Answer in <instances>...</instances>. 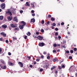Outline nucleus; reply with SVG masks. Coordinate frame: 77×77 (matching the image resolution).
I'll return each instance as SVG.
<instances>
[{
  "label": "nucleus",
  "mask_w": 77,
  "mask_h": 77,
  "mask_svg": "<svg viewBox=\"0 0 77 77\" xmlns=\"http://www.w3.org/2000/svg\"><path fill=\"white\" fill-rule=\"evenodd\" d=\"M13 39H15V40H17V38H16V37H13Z\"/></svg>",
  "instance_id": "obj_51"
},
{
  "label": "nucleus",
  "mask_w": 77,
  "mask_h": 77,
  "mask_svg": "<svg viewBox=\"0 0 77 77\" xmlns=\"http://www.w3.org/2000/svg\"><path fill=\"white\" fill-rule=\"evenodd\" d=\"M42 71H43V69H40V72H42Z\"/></svg>",
  "instance_id": "obj_45"
},
{
  "label": "nucleus",
  "mask_w": 77,
  "mask_h": 77,
  "mask_svg": "<svg viewBox=\"0 0 77 77\" xmlns=\"http://www.w3.org/2000/svg\"><path fill=\"white\" fill-rule=\"evenodd\" d=\"M0 62L1 63H4V64H5V62H4V61H3V60H0Z\"/></svg>",
  "instance_id": "obj_22"
},
{
  "label": "nucleus",
  "mask_w": 77,
  "mask_h": 77,
  "mask_svg": "<svg viewBox=\"0 0 77 77\" xmlns=\"http://www.w3.org/2000/svg\"><path fill=\"white\" fill-rule=\"evenodd\" d=\"M55 66H53V67L51 68V70H53V69H54L55 68Z\"/></svg>",
  "instance_id": "obj_23"
},
{
  "label": "nucleus",
  "mask_w": 77,
  "mask_h": 77,
  "mask_svg": "<svg viewBox=\"0 0 77 77\" xmlns=\"http://www.w3.org/2000/svg\"><path fill=\"white\" fill-rule=\"evenodd\" d=\"M54 47H56V46H57V44H54L53 45Z\"/></svg>",
  "instance_id": "obj_33"
},
{
  "label": "nucleus",
  "mask_w": 77,
  "mask_h": 77,
  "mask_svg": "<svg viewBox=\"0 0 77 77\" xmlns=\"http://www.w3.org/2000/svg\"><path fill=\"white\" fill-rule=\"evenodd\" d=\"M1 8L2 9H5V4L2 3L1 5Z\"/></svg>",
  "instance_id": "obj_1"
},
{
  "label": "nucleus",
  "mask_w": 77,
  "mask_h": 77,
  "mask_svg": "<svg viewBox=\"0 0 77 77\" xmlns=\"http://www.w3.org/2000/svg\"><path fill=\"white\" fill-rule=\"evenodd\" d=\"M48 18H51V15L49 14L48 15Z\"/></svg>",
  "instance_id": "obj_39"
},
{
  "label": "nucleus",
  "mask_w": 77,
  "mask_h": 77,
  "mask_svg": "<svg viewBox=\"0 0 77 77\" xmlns=\"http://www.w3.org/2000/svg\"><path fill=\"white\" fill-rule=\"evenodd\" d=\"M21 23L23 24V25H22L23 26H25V25L26 24V22H24V21H22L21 22Z\"/></svg>",
  "instance_id": "obj_14"
},
{
  "label": "nucleus",
  "mask_w": 77,
  "mask_h": 77,
  "mask_svg": "<svg viewBox=\"0 0 77 77\" xmlns=\"http://www.w3.org/2000/svg\"><path fill=\"white\" fill-rule=\"evenodd\" d=\"M8 65L10 66H14V64H13V63H12L11 62H8Z\"/></svg>",
  "instance_id": "obj_16"
},
{
  "label": "nucleus",
  "mask_w": 77,
  "mask_h": 77,
  "mask_svg": "<svg viewBox=\"0 0 77 77\" xmlns=\"http://www.w3.org/2000/svg\"><path fill=\"white\" fill-rule=\"evenodd\" d=\"M51 21H54V18L53 17L51 18Z\"/></svg>",
  "instance_id": "obj_26"
},
{
  "label": "nucleus",
  "mask_w": 77,
  "mask_h": 77,
  "mask_svg": "<svg viewBox=\"0 0 77 77\" xmlns=\"http://www.w3.org/2000/svg\"><path fill=\"white\" fill-rule=\"evenodd\" d=\"M18 64L19 65H20V66L21 68H23V64L22 62H19Z\"/></svg>",
  "instance_id": "obj_10"
},
{
  "label": "nucleus",
  "mask_w": 77,
  "mask_h": 77,
  "mask_svg": "<svg viewBox=\"0 0 77 77\" xmlns=\"http://www.w3.org/2000/svg\"><path fill=\"white\" fill-rule=\"evenodd\" d=\"M65 23H64V22H62L61 23V25H62V26H63V25H64Z\"/></svg>",
  "instance_id": "obj_43"
},
{
  "label": "nucleus",
  "mask_w": 77,
  "mask_h": 77,
  "mask_svg": "<svg viewBox=\"0 0 77 77\" xmlns=\"http://www.w3.org/2000/svg\"><path fill=\"white\" fill-rule=\"evenodd\" d=\"M36 61H35L34 63V65H36Z\"/></svg>",
  "instance_id": "obj_60"
},
{
  "label": "nucleus",
  "mask_w": 77,
  "mask_h": 77,
  "mask_svg": "<svg viewBox=\"0 0 77 77\" xmlns=\"http://www.w3.org/2000/svg\"><path fill=\"white\" fill-rule=\"evenodd\" d=\"M17 30V31H19L20 29H19V28L18 27L17 28H16L14 29V31H15V30Z\"/></svg>",
  "instance_id": "obj_18"
},
{
  "label": "nucleus",
  "mask_w": 77,
  "mask_h": 77,
  "mask_svg": "<svg viewBox=\"0 0 77 77\" xmlns=\"http://www.w3.org/2000/svg\"><path fill=\"white\" fill-rule=\"evenodd\" d=\"M74 51H77V48H74Z\"/></svg>",
  "instance_id": "obj_32"
},
{
  "label": "nucleus",
  "mask_w": 77,
  "mask_h": 77,
  "mask_svg": "<svg viewBox=\"0 0 77 77\" xmlns=\"http://www.w3.org/2000/svg\"><path fill=\"white\" fill-rule=\"evenodd\" d=\"M26 34L27 35H28V36H30V35H31V33H30V32H28Z\"/></svg>",
  "instance_id": "obj_19"
},
{
  "label": "nucleus",
  "mask_w": 77,
  "mask_h": 77,
  "mask_svg": "<svg viewBox=\"0 0 77 77\" xmlns=\"http://www.w3.org/2000/svg\"><path fill=\"white\" fill-rule=\"evenodd\" d=\"M0 1L2 2H5V0H0Z\"/></svg>",
  "instance_id": "obj_55"
},
{
  "label": "nucleus",
  "mask_w": 77,
  "mask_h": 77,
  "mask_svg": "<svg viewBox=\"0 0 77 77\" xmlns=\"http://www.w3.org/2000/svg\"><path fill=\"white\" fill-rule=\"evenodd\" d=\"M45 23V21L44 20H42L41 21V23L42 24H44Z\"/></svg>",
  "instance_id": "obj_29"
},
{
  "label": "nucleus",
  "mask_w": 77,
  "mask_h": 77,
  "mask_svg": "<svg viewBox=\"0 0 77 77\" xmlns=\"http://www.w3.org/2000/svg\"><path fill=\"white\" fill-rule=\"evenodd\" d=\"M3 36H4V37H6V34L4 33L3 35Z\"/></svg>",
  "instance_id": "obj_27"
},
{
  "label": "nucleus",
  "mask_w": 77,
  "mask_h": 77,
  "mask_svg": "<svg viewBox=\"0 0 77 77\" xmlns=\"http://www.w3.org/2000/svg\"><path fill=\"white\" fill-rule=\"evenodd\" d=\"M2 27L3 29H6V28H7V25H3L2 26Z\"/></svg>",
  "instance_id": "obj_15"
},
{
  "label": "nucleus",
  "mask_w": 77,
  "mask_h": 77,
  "mask_svg": "<svg viewBox=\"0 0 77 77\" xmlns=\"http://www.w3.org/2000/svg\"><path fill=\"white\" fill-rule=\"evenodd\" d=\"M24 26L23 25H20L19 26V28L20 29H23V28H24Z\"/></svg>",
  "instance_id": "obj_11"
},
{
  "label": "nucleus",
  "mask_w": 77,
  "mask_h": 77,
  "mask_svg": "<svg viewBox=\"0 0 77 77\" xmlns=\"http://www.w3.org/2000/svg\"><path fill=\"white\" fill-rule=\"evenodd\" d=\"M33 37L35 38H37V37H36V36L35 35H33Z\"/></svg>",
  "instance_id": "obj_46"
},
{
  "label": "nucleus",
  "mask_w": 77,
  "mask_h": 77,
  "mask_svg": "<svg viewBox=\"0 0 77 77\" xmlns=\"http://www.w3.org/2000/svg\"><path fill=\"white\" fill-rule=\"evenodd\" d=\"M41 58H42H42H43L44 57L43 55H42L41 56Z\"/></svg>",
  "instance_id": "obj_57"
},
{
  "label": "nucleus",
  "mask_w": 77,
  "mask_h": 77,
  "mask_svg": "<svg viewBox=\"0 0 77 77\" xmlns=\"http://www.w3.org/2000/svg\"><path fill=\"white\" fill-rule=\"evenodd\" d=\"M34 12H35L34 10L31 11V13H34Z\"/></svg>",
  "instance_id": "obj_59"
},
{
  "label": "nucleus",
  "mask_w": 77,
  "mask_h": 77,
  "mask_svg": "<svg viewBox=\"0 0 77 77\" xmlns=\"http://www.w3.org/2000/svg\"><path fill=\"white\" fill-rule=\"evenodd\" d=\"M6 13L7 15H9L10 16H11L12 15V13L10 11H6Z\"/></svg>",
  "instance_id": "obj_6"
},
{
  "label": "nucleus",
  "mask_w": 77,
  "mask_h": 77,
  "mask_svg": "<svg viewBox=\"0 0 77 77\" xmlns=\"http://www.w3.org/2000/svg\"><path fill=\"white\" fill-rule=\"evenodd\" d=\"M7 18L8 19V21H10L11 20H12V17H7Z\"/></svg>",
  "instance_id": "obj_8"
},
{
  "label": "nucleus",
  "mask_w": 77,
  "mask_h": 77,
  "mask_svg": "<svg viewBox=\"0 0 77 77\" xmlns=\"http://www.w3.org/2000/svg\"><path fill=\"white\" fill-rule=\"evenodd\" d=\"M8 54L9 56H11V53L10 52H9L8 53Z\"/></svg>",
  "instance_id": "obj_47"
},
{
  "label": "nucleus",
  "mask_w": 77,
  "mask_h": 77,
  "mask_svg": "<svg viewBox=\"0 0 77 77\" xmlns=\"http://www.w3.org/2000/svg\"><path fill=\"white\" fill-rule=\"evenodd\" d=\"M39 60H40L39 59H36V61L37 62H39Z\"/></svg>",
  "instance_id": "obj_38"
},
{
  "label": "nucleus",
  "mask_w": 77,
  "mask_h": 77,
  "mask_svg": "<svg viewBox=\"0 0 77 77\" xmlns=\"http://www.w3.org/2000/svg\"><path fill=\"white\" fill-rule=\"evenodd\" d=\"M59 69H61L62 68V67L59 66Z\"/></svg>",
  "instance_id": "obj_61"
},
{
  "label": "nucleus",
  "mask_w": 77,
  "mask_h": 77,
  "mask_svg": "<svg viewBox=\"0 0 77 77\" xmlns=\"http://www.w3.org/2000/svg\"><path fill=\"white\" fill-rule=\"evenodd\" d=\"M15 10H16V8H12L11 12H12L13 14H15V13H16V11H15Z\"/></svg>",
  "instance_id": "obj_4"
},
{
  "label": "nucleus",
  "mask_w": 77,
  "mask_h": 77,
  "mask_svg": "<svg viewBox=\"0 0 77 77\" xmlns=\"http://www.w3.org/2000/svg\"><path fill=\"white\" fill-rule=\"evenodd\" d=\"M55 30L56 31H58V30H59V29H58L57 28H56L55 29Z\"/></svg>",
  "instance_id": "obj_31"
},
{
  "label": "nucleus",
  "mask_w": 77,
  "mask_h": 77,
  "mask_svg": "<svg viewBox=\"0 0 77 77\" xmlns=\"http://www.w3.org/2000/svg\"><path fill=\"white\" fill-rule=\"evenodd\" d=\"M49 66V63H47L46 64L43 66V67L44 68H48V66Z\"/></svg>",
  "instance_id": "obj_7"
},
{
  "label": "nucleus",
  "mask_w": 77,
  "mask_h": 77,
  "mask_svg": "<svg viewBox=\"0 0 77 77\" xmlns=\"http://www.w3.org/2000/svg\"><path fill=\"white\" fill-rule=\"evenodd\" d=\"M0 66H1V67L2 69H5L6 68V66H2V65H0Z\"/></svg>",
  "instance_id": "obj_12"
},
{
  "label": "nucleus",
  "mask_w": 77,
  "mask_h": 77,
  "mask_svg": "<svg viewBox=\"0 0 77 77\" xmlns=\"http://www.w3.org/2000/svg\"><path fill=\"white\" fill-rule=\"evenodd\" d=\"M26 6H29V2H27L26 4Z\"/></svg>",
  "instance_id": "obj_21"
},
{
  "label": "nucleus",
  "mask_w": 77,
  "mask_h": 77,
  "mask_svg": "<svg viewBox=\"0 0 77 77\" xmlns=\"http://www.w3.org/2000/svg\"><path fill=\"white\" fill-rule=\"evenodd\" d=\"M31 6L33 8H35V6H34V4H31Z\"/></svg>",
  "instance_id": "obj_25"
},
{
  "label": "nucleus",
  "mask_w": 77,
  "mask_h": 77,
  "mask_svg": "<svg viewBox=\"0 0 77 77\" xmlns=\"http://www.w3.org/2000/svg\"><path fill=\"white\" fill-rule=\"evenodd\" d=\"M44 32V29H42L41 30V32H42V33H43V32Z\"/></svg>",
  "instance_id": "obj_36"
},
{
  "label": "nucleus",
  "mask_w": 77,
  "mask_h": 77,
  "mask_svg": "<svg viewBox=\"0 0 77 77\" xmlns=\"http://www.w3.org/2000/svg\"><path fill=\"white\" fill-rule=\"evenodd\" d=\"M56 25V23H54L53 24V26H55Z\"/></svg>",
  "instance_id": "obj_35"
},
{
  "label": "nucleus",
  "mask_w": 77,
  "mask_h": 77,
  "mask_svg": "<svg viewBox=\"0 0 77 77\" xmlns=\"http://www.w3.org/2000/svg\"><path fill=\"white\" fill-rule=\"evenodd\" d=\"M62 67L63 68H65V65H62Z\"/></svg>",
  "instance_id": "obj_28"
},
{
  "label": "nucleus",
  "mask_w": 77,
  "mask_h": 77,
  "mask_svg": "<svg viewBox=\"0 0 77 77\" xmlns=\"http://www.w3.org/2000/svg\"><path fill=\"white\" fill-rule=\"evenodd\" d=\"M36 34L37 35H39V32H37L36 33Z\"/></svg>",
  "instance_id": "obj_62"
},
{
  "label": "nucleus",
  "mask_w": 77,
  "mask_h": 77,
  "mask_svg": "<svg viewBox=\"0 0 77 77\" xmlns=\"http://www.w3.org/2000/svg\"><path fill=\"white\" fill-rule=\"evenodd\" d=\"M23 10H21L20 11V14H22V13H23Z\"/></svg>",
  "instance_id": "obj_48"
},
{
  "label": "nucleus",
  "mask_w": 77,
  "mask_h": 77,
  "mask_svg": "<svg viewBox=\"0 0 77 77\" xmlns=\"http://www.w3.org/2000/svg\"><path fill=\"white\" fill-rule=\"evenodd\" d=\"M70 32H67V34H68V35H70Z\"/></svg>",
  "instance_id": "obj_63"
},
{
  "label": "nucleus",
  "mask_w": 77,
  "mask_h": 77,
  "mask_svg": "<svg viewBox=\"0 0 77 77\" xmlns=\"http://www.w3.org/2000/svg\"><path fill=\"white\" fill-rule=\"evenodd\" d=\"M0 41H3V38H0Z\"/></svg>",
  "instance_id": "obj_54"
},
{
  "label": "nucleus",
  "mask_w": 77,
  "mask_h": 77,
  "mask_svg": "<svg viewBox=\"0 0 77 77\" xmlns=\"http://www.w3.org/2000/svg\"><path fill=\"white\" fill-rule=\"evenodd\" d=\"M47 59H50V56H48L47 57Z\"/></svg>",
  "instance_id": "obj_30"
},
{
  "label": "nucleus",
  "mask_w": 77,
  "mask_h": 77,
  "mask_svg": "<svg viewBox=\"0 0 77 77\" xmlns=\"http://www.w3.org/2000/svg\"><path fill=\"white\" fill-rule=\"evenodd\" d=\"M3 16H0V20H3Z\"/></svg>",
  "instance_id": "obj_20"
},
{
  "label": "nucleus",
  "mask_w": 77,
  "mask_h": 77,
  "mask_svg": "<svg viewBox=\"0 0 77 77\" xmlns=\"http://www.w3.org/2000/svg\"><path fill=\"white\" fill-rule=\"evenodd\" d=\"M53 53H56V50H54L53 51Z\"/></svg>",
  "instance_id": "obj_49"
},
{
  "label": "nucleus",
  "mask_w": 77,
  "mask_h": 77,
  "mask_svg": "<svg viewBox=\"0 0 77 77\" xmlns=\"http://www.w3.org/2000/svg\"><path fill=\"white\" fill-rule=\"evenodd\" d=\"M32 16L33 17H34V16H35V14H32Z\"/></svg>",
  "instance_id": "obj_53"
},
{
  "label": "nucleus",
  "mask_w": 77,
  "mask_h": 77,
  "mask_svg": "<svg viewBox=\"0 0 77 77\" xmlns=\"http://www.w3.org/2000/svg\"><path fill=\"white\" fill-rule=\"evenodd\" d=\"M58 32H57L55 33V36H57V35H58Z\"/></svg>",
  "instance_id": "obj_24"
},
{
  "label": "nucleus",
  "mask_w": 77,
  "mask_h": 77,
  "mask_svg": "<svg viewBox=\"0 0 77 77\" xmlns=\"http://www.w3.org/2000/svg\"><path fill=\"white\" fill-rule=\"evenodd\" d=\"M16 26H17V24H11V27L13 28H14V27H17Z\"/></svg>",
  "instance_id": "obj_5"
},
{
  "label": "nucleus",
  "mask_w": 77,
  "mask_h": 77,
  "mask_svg": "<svg viewBox=\"0 0 77 77\" xmlns=\"http://www.w3.org/2000/svg\"><path fill=\"white\" fill-rule=\"evenodd\" d=\"M31 23H34L35 22V18H33L32 19H31V21H30Z\"/></svg>",
  "instance_id": "obj_13"
},
{
  "label": "nucleus",
  "mask_w": 77,
  "mask_h": 77,
  "mask_svg": "<svg viewBox=\"0 0 77 77\" xmlns=\"http://www.w3.org/2000/svg\"><path fill=\"white\" fill-rule=\"evenodd\" d=\"M58 38H59V39H61V36H58Z\"/></svg>",
  "instance_id": "obj_44"
},
{
  "label": "nucleus",
  "mask_w": 77,
  "mask_h": 77,
  "mask_svg": "<svg viewBox=\"0 0 77 77\" xmlns=\"http://www.w3.org/2000/svg\"><path fill=\"white\" fill-rule=\"evenodd\" d=\"M13 21H16L17 23L18 22V19L16 17H14L13 19Z\"/></svg>",
  "instance_id": "obj_9"
},
{
  "label": "nucleus",
  "mask_w": 77,
  "mask_h": 77,
  "mask_svg": "<svg viewBox=\"0 0 77 77\" xmlns=\"http://www.w3.org/2000/svg\"><path fill=\"white\" fill-rule=\"evenodd\" d=\"M38 45L40 46V47H43V46L45 45V44H44V42L39 43L38 44Z\"/></svg>",
  "instance_id": "obj_2"
},
{
  "label": "nucleus",
  "mask_w": 77,
  "mask_h": 77,
  "mask_svg": "<svg viewBox=\"0 0 77 77\" xmlns=\"http://www.w3.org/2000/svg\"><path fill=\"white\" fill-rule=\"evenodd\" d=\"M56 61H58V59L57 58H55L53 59V61L54 62H56Z\"/></svg>",
  "instance_id": "obj_17"
},
{
  "label": "nucleus",
  "mask_w": 77,
  "mask_h": 77,
  "mask_svg": "<svg viewBox=\"0 0 77 77\" xmlns=\"http://www.w3.org/2000/svg\"><path fill=\"white\" fill-rule=\"evenodd\" d=\"M5 42L6 43H8V42H9V41H8V40H6Z\"/></svg>",
  "instance_id": "obj_58"
},
{
  "label": "nucleus",
  "mask_w": 77,
  "mask_h": 77,
  "mask_svg": "<svg viewBox=\"0 0 77 77\" xmlns=\"http://www.w3.org/2000/svg\"><path fill=\"white\" fill-rule=\"evenodd\" d=\"M2 50L1 48H0V54H2V53H1V52H2Z\"/></svg>",
  "instance_id": "obj_40"
},
{
  "label": "nucleus",
  "mask_w": 77,
  "mask_h": 77,
  "mask_svg": "<svg viewBox=\"0 0 77 77\" xmlns=\"http://www.w3.org/2000/svg\"><path fill=\"white\" fill-rule=\"evenodd\" d=\"M66 41H65V40H63V43H66Z\"/></svg>",
  "instance_id": "obj_56"
},
{
  "label": "nucleus",
  "mask_w": 77,
  "mask_h": 77,
  "mask_svg": "<svg viewBox=\"0 0 77 77\" xmlns=\"http://www.w3.org/2000/svg\"><path fill=\"white\" fill-rule=\"evenodd\" d=\"M72 57L71 56H69V59H72Z\"/></svg>",
  "instance_id": "obj_42"
},
{
  "label": "nucleus",
  "mask_w": 77,
  "mask_h": 77,
  "mask_svg": "<svg viewBox=\"0 0 77 77\" xmlns=\"http://www.w3.org/2000/svg\"><path fill=\"white\" fill-rule=\"evenodd\" d=\"M70 52L71 53H73L74 52V51L72 50H71L70 51Z\"/></svg>",
  "instance_id": "obj_41"
},
{
  "label": "nucleus",
  "mask_w": 77,
  "mask_h": 77,
  "mask_svg": "<svg viewBox=\"0 0 77 77\" xmlns=\"http://www.w3.org/2000/svg\"><path fill=\"white\" fill-rule=\"evenodd\" d=\"M27 36L26 35H25L24 37V38L25 39H27Z\"/></svg>",
  "instance_id": "obj_34"
},
{
  "label": "nucleus",
  "mask_w": 77,
  "mask_h": 77,
  "mask_svg": "<svg viewBox=\"0 0 77 77\" xmlns=\"http://www.w3.org/2000/svg\"><path fill=\"white\" fill-rule=\"evenodd\" d=\"M43 54H46V52L45 51L44 52H43Z\"/></svg>",
  "instance_id": "obj_64"
},
{
  "label": "nucleus",
  "mask_w": 77,
  "mask_h": 77,
  "mask_svg": "<svg viewBox=\"0 0 77 77\" xmlns=\"http://www.w3.org/2000/svg\"><path fill=\"white\" fill-rule=\"evenodd\" d=\"M66 53H69V51H66Z\"/></svg>",
  "instance_id": "obj_37"
},
{
  "label": "nucleus",
  "mask_w": 77,
  "mask_h": 77,
  "mask_svg": "<svg viewBox=\"0 0 77 77\" xmlns=\"http://www.w3.org/2000/svg\"><path fill=\"white\" fill-rule=\"evenodd\" d=\"M4 33H5L4 32H2V33H1V35H3Z\"/></svg>",
  "instance_id": "obj_50"
},
{
  "label": "nucleus",
  "mask_w": 77,
  "mask_h": 77,
  "mask_svg": "<svg viewBox=\"0 0 77 77\" xmlns=\"http://www.w3.org/2000/svg\"><path fill=\"white\" fill-rule=\"evenodd\" d=\"M37 38L38 39H39V40H41L43 39L44 38L41 36H38L37 37Z\"/></svg>",
  "instance_id": "obj_3"
},
{
  "label": "nucleus",
  "mask_w": 77,
  "mask_h": 77,
  "mask_svg": "<svg viewBox=\"0 0 77 77\" xmlns=\"http://www.w3.org/2000/svg\"><path fill=\"white\" fill-rule=\"evenodd\" d=\"M29 67H30V68H32L33 67V66L32 65H29Z\"/></svg>",
  "instance_id": "obj_52"
}]
</instances>
